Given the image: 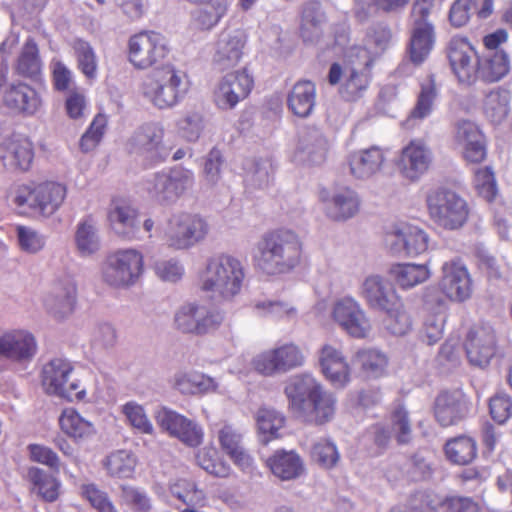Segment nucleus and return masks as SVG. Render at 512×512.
Listing matches in <instances>:
<instances>
[{"label":"nucleus","mask_w":512,"mask_h":512,"mask_svg":"<svg viewBox=\"0 0 512 512\" xmlns=\"http://www.w3.org/2000/svg\"><path fill=\"white\" fill-rule=\"evenodd\" d=\"M37 352V341L27 330H11L0 334V354L13 361H27Z\"/></svg>","instance_id":"29"},{"label":"nucleus","mask_w":512,"mask_h":512,"mask_svg":"<svg viewBox=\"0 0 512 512\" xmlns=\"http://www.w3.org/2000/svg\"><path fill=\"white\" fill-rule=\"evenodd\" d=\"M390 277L401 289H411L431 277L428 264L397 263L389 269Z\"/></svg>","instance_id":"41"},{"label":"nucleus","mask_w":512,"mask_h":512,"mask_svg":"<svg viewBox=\"0 0 512 512\" xmlns=\"http://www.w3.org/2000/svg\"><path fill=\"white\" fill-rule=\"evenodd\" d=\"M247 36L241 29L223 30L215 43L213 64L219 70L235 67L242 59Z\"/></svg>","instance_id":"21"},{"label":"nucleus","mask_w":512,"mask_h":512,"mask_svg":"<svg viewBox=\"0 0 512 512\" xmlns=\"http://www.w3.org/2000/svg\"><path fill=\"white\" fill-rule=\"evenodd\" d=\"M153 271L159 280L172 284L179 282L185 274L183 264L176 258L155 261Z\"/></svg>","instance_id":"63"},{"label":"nucleus","mask_w":512,"mask_h":512,"mask_svg":"<svg viewBox=\"0 0 512 512\" xmlns=\"http://www.w3.org/2000/svg\"><path fill=\"white\" fill-rule=\"evenodd\" d=\"M257 432L260 441L268 443L280 437V430L285 425L284 415L269 407H261L255 414Z\"/></svg>","instance_id":"44"},{"label":"nucleus","mask_w":512,"mask_h":512,"mask_svg":"<svg viewBox=\"0 0 512 512\" xmlns=\"http://www.w3.org/2000/svg\"><path fill=\"white\" fill-rule=\"evenodd\" d=\"M355 361L367 377H381L386 370L388 359L377 349H362L355 354Z\"/></svg>","instance_id":"52"},{"label":"nucleus","mask_w":512,"mask_h":512,"mask_svg":"<svg viewBox=\"0 0 512 512\" xmlns=\"http://www.w3.org/2000/svg\"><path fill=\"white\" fill-rule=\"evenodd\" d=\"M164 127L158 122H148L139 126L127 142L130 154L146 160L159 162L165 160L172 150L164 140Z\"/></svg>","instance_id":"12"},{"label":"nucleus","mask_w":512,"mask_h":512,"mask_svg":"<svg viewBox=\"0 0 512 512\" xmlns=\"http://www.w3.org/2000/svg\"><path fill=\"white\" fill-rule=\"evenodd\" d=\"M72 364L64 359L56 358L42 368L41 384L44 391L51 396L69 401L72 390L77 388V381L70 380Z\"/></svg>","instance_id":"20"},{"label":"nucleus","mask_w":512,"mask_h":512,"mask_svg":"<svg viewBox=\"0 0 512 512\" xmlns=\"http://www.w3.org/2000/svg\"><path fill=\"white\" fill-rule=\"evenodd\" d=\"M324 14L318 2H310L304 6L301 21V35L305 41H313L321 34Z\"/></svg>","instance_id":"54"},{"label":"nucleus","mask_w":512,"mask_h":512,"mask_svg":"<svg viewBox=\"0 0 512 512\" xmlns=\"http://www.w3.org/2000/svg\"><path fill=\"white\" fill-rule=\"evenodd\" d=\"M464 347L471 365L484 368L494 356V336L481 323L469 329Z\"/></svg>","instance_id":"26"},{"label":"nucleus","mask_w":512,"mask_h":512,"mask_svg":"<svg viewBox=\"0 0 512 512\" xmlns=\"http://www.w3.org/2000/svg\"><path fill=\"white\" fill-rule=\"evenodd\" d=\"M2 81L3 100L6 106L26 113L28 115L35 114L42 106L41 95L32 87L24 83L5 85Z\"/></svg>","instance_id":"32"},{"label":"nucleus","mask_w":512,"mask_h":512,"mask_svg":"<svg viewBox=\"0 0 512 512\" xmlns=\"http://www.w3.org/2000/svg\"><path fill=\"white\" fill-rule=\"evenodd\" d=\"M473 185L477 193L485 200L491 202L498 194V186L493 169L490 166L475 170Z\"/></svg>","instance_id":"62"},{"label":"nucleus","mask_w":512,"mask_h":512,"mask_svg":"<svg viewBox=\"0 0 512 512\" xmlns=\"http://www.w3.org/2000/svg\"><path fill=\"white\" fill-rule=\"evenodd\" d=\"M208 233L209 225L200 215L179 212L167 220L163 241L169 249L184 251L202 242Z\"/></svg>","instance_id":"7"},{"label":"nucleus","mask_w":512,"mask_h":512,"mask_svg":"<svg viewBox=\"0 0 512 512\" xmlns=\"http://www.w3.org/2000/svg\"><path fill=\"white\" fill-rule=\"evenodd\" d=\"M329 148L328 139L319 129L308 128L299 136L294 159L306 165H321L327 159Z\"/></svg>","instance_id":"25"},{"label":"nucleus","mask_w":512,"mask_h":512,"mask_svg":"<svg viewBox=\"0 0 512 512\" xmlns=\"http://www.w3.org/2000/svg\"><path fill=\"white\" fill-rule=\"evenodd\" d=\"M28 479L32 484V490L43 500L54 502L60 494L61 482L44 470L31 467L28 470Z\"/></svg>","instance_id":"46"},{"label":"nucleus","mask_w":512,"mask_h":512,"mask_svg":"<svg viewBox=\"0 0 512 512\" xmlns=\"http://www.w3.org/2000/svg\"><path fill=\"white\" fill-rule=\"evenodd\" d=\"M75 245L81 257L93 256L100 250L101 241L97 223L92 217H86L77 224Z\"/></svg>","instance_id":"43"},{"label":"nucleus","mask_w":512,"mask_h":512,"mask_svg":"<svg viewBox=\"0 0 512 512\" xmlns=\"http://www.w3.org/2000/svg\"><path fill=\"white\" fill-rule=\"evenodd\" d=\"M327 216L335 221H345L354 217L360 210L361 200L358 193L341 187L332 192L328 198H322Z\"/></svg>","instance_id":"31"},{"label":"nucleus","mask_w":512,"mask_h":512,"mask_svg":"<svg viewBox=\"0 0 512 512\" xmlns=\"http://www.w3.org/2000/svg\"><path fill=\"white\" fill-rule=\"evenodd\" d=\"M119 410L130 427L142 434H154L155 428L143 405L137 401L130 400L122 404Z\"/></svg>","instance_id":"49"},{"label":"nucleus","mask_w":512,"mask_h":512,"mask_svg":"<svg viewBox=\"0 0 512 512\" xmlns=\"http://www.w3.org/2000/svg\"><path fill=\"white\" fill-rule=\"evenodd\" d=\"M170 492L173 496L188 506H204L206 495L195 483L179 479L170 485Z\"/></svg>","instance_id":"58"},{"label":"nucleus","mask_w":512,"mask_h":512,"mask_svg":"<svg viewBox=\"0 0 512 512\" xmlns=\"http://www.w3.org/2000/svg\"><path fill=\"white\" fill-rule=\"evenodd\" d=\"M77 287L71 276L56 278L44 298L47 312L58 318L71 316L76 306Z\"/></svg>","instance_id":"22"},{"label":"nucleus","mask_w":512,"mask_h":512,"mask_svg":"<svg viewBox=\"0 0 512 512\" xmlns=\"http://www.w3.org/2000/svg\"><path fill=\"white\" fill-rule=\"evenodd\" d=\"M385 243L390 253L395 256L415 257L427 251L429 237L417 226L399 223L387 231Z\"/></svg>","instance_id":"14"},{"label":"nucleus","mask_w":512,"mask_h":512,"mask_svg":"<svg viewBox=\"0 0 512 512\" xmlns=\"http://www.w3.org/2000/svg\"><path fill=\"white\" fill-rule=\"evenodd\" d=\"M169 53L165 37L155 31H142L130 37L128 41V60L139 70L149 69Z\"/></svg>","instance_id":"10"},{"label":"nucleus","mask_w":512,"mask_h":512,"mask_svg":"<svg viewBox=\"0 0 512 512\" xmlns=\"http://www.w3.org/2000/svg\"><path fill=\"white\" fill-rule=\"evenodd\" d=\"M437 97L436 84L433 77L421 84V91L419 93L417 103L410 113L409 120H422L428 117L432 110L434 101Z\"/></svg>","instance_id":"57"},{"label":"nucleus","mask_w":512,"mask_h":512,"mask_svg":"<svg viewBox=\"0 0 512 512\" xmlns=\"http://www.w3.org/2000/svg\"><path fill=\"white\" fill-rule=\"evenodd\" d=\"M432 162L431 148L423 140L414 139L401 149L396 166L404 179L417 182L429 171Z\"/></svg>","instance_id":"17"},{"label":"nucleus","mask_w":512,"mask_h":512,"mask_svg":"<svg viewBox=\"0 0 512 512\" xmlns=\"http://www.w3.org/2000/svg\"><path fill=\"white\" fill-rule=\"evenodd\" d=\"M67 194L66 186L54 182H30L17 186L13 202L18 207H27L35 215L48 218L63 204Z\"/></svg>","instance_id":"5"},{"label":"nucleus","mask_w":512,"mask_h":512,"mask_svg":"<svg viewBox=\"0 0 512 512\" xmlns=\"http://www.w3.org/2000/svg\"><path fill=\"white\" fill-rule=\"evenodd\" d=\"M143 255L136 249H121L107 255L101 266V278L109 286L127 288L143 273Z\"/></svg>","instance_id":"8"},{"label":"nucleus","mask_w":512,"mask_h":512,"mask_svg":"<svg viewBox=\"0 0 512 512\" xmlns=\"http://www.w3.org/2000/svg\"><path fill=\"white\" fill-rule=\"evenodd\" d=\"M197 464L207 473L216 477H228L231 474V467L219 460L215 447L207 446L198 451L196 456Z\"/></svg>","instance_id":"59"},{"label":"nucleus","mask_w":512,"mask_h":512,"mask_svg":"<svg viewBox=\"0 0 512 512\" xmlns=\"http://www.w3.org/2000/svg\"><path fill=\"white\" fill-rule=\"evenodd\" d=\"M189 85L185 72L172 64L152 70L145 75L141 84V95L157 109L176 106L188 92Z\"/></svg>","instance_id":"4"},{"label":"nucleus","mask_w":512,"mask_h":512,"mask_svg":"<svg viewBox=\"0 0 512 512\" xmlns=\"http://www.w3.org/2000/svg\"><path fill=\"white\" fill-rule=\"evenodd\" d=\"M253 258L257 268L266 275L288 274L301 262L302 243L290 230L268 232L256 243Z\"/></svg>","instance_id":"2"},{"label":"nucleus","mask_w":512,"mask_h":512,"mask_svg":"<svg viewBox=\"0 0 512 512\" xmlns=\"http://www.w3.org/2000/svg\"><path fill=\"white\" fill-rule=\"evenodd\" d=\"M173 387L183 395H204L217 392L218 382L196 370H182L174 374L172 379Z\"/></svg>","instance_id":"34"},{"label":"nucleus","mask_w":512,"mask_h":512,"mask_svg":"<svg viewBox=\"0 0 512 512\" xmlns=\"http://www.w3.org/2000/svg\"><path fill=\"white\" fill-rule=\"evenodd\" d=\"M370 71L343 68L338 63L331 65L328 80L331 85L340 83L339 92L347 101H356L369 87Z\"/></svg>","instance_id":"23"},{"label":"nucleus","mask_w":512,"mask_h":512,"mask_svg":"<svg viewBox=\"0 0 512 512\" xmlns=\"http://www.w3.org/2000/svg\"><path fill=\"white\" fill-rule=\"evenodd\" d=\"M41 66L37 44L28 39L17 59L16 72L23 77L33 78L40 74Z\"/></svg>","instance_id":"55"},{"label":"nucleus","mask_w":512,"mask_h":512,"mask_svg":"<svg viewBox=\"0 0 512 512\" xmlns=\"http://www.w3.org/2000/svg\"><path fill=\"white\" fill-rule=\"evenodd\" d=\"M386 155L387 151L376 145L352 152L348 157L350 174L360 180L372 178L384 168Z\"/></svg>","instance_id":"27"},{"label":"nucleus","mask_w":512,"mask_h":512,"mask_svg":"<svg viewBox=\"0 0 512 512\" xmlns=\"http://www.w3.org/2000/svg\"><path fill=\"white\" fill-rule=\"evenodd\" d=\"M284 393L289 409L298 417L315 424H324L333 419L336 398L314 376L301 374L291 377Z\"/></svg>","instance_id":"1"},{"label":"nucleus","mask_w":512,"mask_h":512,"mask_svg":"<svg viewBox=\"0 0 512 512\" xmlns=\"http://www.w3.org/2000/svg\"><path fill=\"white\" fill-rule=\"evenodd\" d=\"M468 413V404L459 392H443L435 402V417L442 426L459 423Z\"/></svg>","instance_id":"35"},{"label":"nucleus","mask_w":512,"mask_h":512,"mask_svg":"<svg viewBox=\"0 0 512 512\" xmlns=\"http://www.w3.org/2000/svg\"><path fill=\"white\" fill-rule=\"evenodd\" d=\"M80 495L98 512H119L108 494L94 483H83Z\"/></svg>","instance_id":"61"},{"label":"nucleus","mask_w":512,"mask_h":512,"mask_svg":"<svg viewBox=\"0 0 512 512\" xmlns=\"http://www.w3.org/2000/svg\"><path fill=\"white\" fill-rule=\"evenodd\" d=\"M313 311L315 317H325L328 312L326 301H318ZM329 315L333 320H363L366 316L362 304L350 295L335 298L329 307Z\"/></svg>","instance_id":"33"},{"label":"nucleus","mask_w":512,"mask_h":512,"mask_svg":"<svg viewBox=\"0 0 512 512\" xmlns=\"http://www.w3.org/2000/svg\"><path fill=\"white\" fill-rule=\"evenodd\" d=\"M478 69V80L487 83L498 82L510 72V55L505 50L487 51L479 57Z\"/></svg>","instance_id":"37"},{"label":"nucleus","mask_w":512,"mask_h":512,"mask_svg":"<svg viewBox=\"0 0 512 512\" xmlns=\"http://www.w3.org/2000/svg\"><path fill=\"white\" fill-rule=\"evenodd\" d=\"M155 419L163 431L190 447H196L203 441L202 427L174 410L162 407L156 412Z\"/></svg>","instance_id":"19"},{"label":"nucleus","mask_w":512,"mask_h":512,"mask_svg":"<svg viewBox=\"0 0 512 512\" xmlns=\"http://www.w3.org/2000/svg\"><path fill=\"white\" fill-rule=\"evenodd\" d=\"M194 184V173L181 166L168 171L156 173L147 182V192L152 199L161 203L175 202Z\"/></svg>","instance_id":"11"},{"label":"nucleus","mask_w":512,"mask_h":512,"mask_svg":"<svg viewBox=\"0 0 512 512\" xmlns=\"http://www.w3.org/2000/svg\"><path fill=\"white\" fill-rule=\"evenodd\" d=\"M360 294L372 309L384 312L389 317H399L404 310L396 289L381 275L367 276L361 284Z\"/></svg>","instance_id":"13"},{"label":"nucleus","mask_w":512,"mask_h":512,"mask_svg":"<svg viewBox=\"0 0 512 512\" xmlns=\"http://www.w3.org/2000/svg\"><path fill=\"white\" fill-rule=\"evenodd\" d=\"M137 465L136 456L129 450H116L103 460L107 474L116 478H129Z\"/></svg>","instance_id":"47"},{"label":"nucleus","mask_w":512,"mask_h":512,"mask_svg":"<svg viewBox=\"0 0 512 512\" xmlns=\"http://www.w3.org/2000/svg\"><path fill=\"white\" fill-rule=\"evenodd\" d=\"M318 361L323 375L334 387L344 388L350 383L352 369L339 347L323 345L318 353Z\"/></svg>","instance_id":"24"},{"label":"nucleus","mask_w":512,"mask_h":512,"mask_svg":"<svg viewBox=\"0 0 512 512\" xmlns=\"http://www.w3.org/2000/svg\"><path fill=\"white\" fill-rule=\"evenodd\" d=\"M454 138L467 162L480 163L485 159V138L475 123L467 120L459 121L455 127Z\"/></svg>","instance_id":"28"},{"label":"nucleus","mask_w":512,"mask_h":512,"mask_svg":"<svg viewBox=\"0 0 512 512\" xmlns=\"http://www.w3.org/2000/svg\"><path fill=\"white\" fill-rule=\"evenodd\" d=\"M0 159L8 168L27 171L34 159L31 141L22 136H12L0 143Z\"/></svg>","instance_id":"30"},{"label":"nucleus","mask_w":512,"mask_h":512,"mask_svg":"<svg viewBox=\"0 0 512 512\" xmlns=\"http://www.w3.org/2000/svg\"><path fill=\"white\" fill-rule=\"evenodd\" d=\"M414 19V27L410 40V58L413 63H422L434 45L433 26L427 19Z\"/></svg>","instance_id":"38"},{"label":"nucleus","mask_w":512,"mask_h":512,"mask_svg":"<svg viewBox=\"0 0 512 512\" xmlns=\"http://www.w3.org/2000/svg\"><path fill=\"white\" fill-rule=\"evenodd\" d=\"M245 278L244 263L236 256L220 253L207 259L199 287L201 291L229 302L241 293Z\"/></svg>","instance_id":"3"},{"label":"nucleus","mask_w":512,"mask_h":512,"mask_svg":"<svg viewBox=\"0 0 512 512\" xmlns=\"http://www.w3.org/2000/svg\"><path fill=\"white\" fill-rule=\"evenodd\" d=\"M509 103V92L504 89L496 88L485 95L483 110L491 121L500 123L508 116Z\"/></svg>","instance_id":"50"},{"label":"nucleus","mask_w":512,"mask_h":512,"mask_svg":"<svg viewBox=\"0 0 512 512\" xmlns=\"http://www.w3.org/2000/svg\"><path fill=\"white\" fill-rule=\"evenodd\" d=\"M426 203L430 218L445 230H458L469 218L467 201L451 189L432 190L427 195Z\"/></svg>","instance_id":"6"},{"label":"nucleus","mask_w":512,"mask_h":512,"mask_svg":"<svg viewBox=\"0 0 512 512\" xmlns=\"http://www.w3.org/2000/svg\"><path fill=\"white\" fill-rule=\"evenodd\" d=\"M472 286V277L461 259H450L442 264L439 289L447 298L463 302L471 297Z\"/></svg>","instance_id":"16"},{"label":"nucleus","mask_w":512,"mask_h":512,"mask_svg":"<svg viewBox=\"0 0 512 512\" xmlns=\"http://www.w3.org/2000/svg\"><path fill=\"white\" fill-rule=\"evenodd\" d=\"M304 362L300 347L288 342L260 351L251 359L250 367L262 376L275 377L302 366Z\"/></svg>","instance_id":"9"},{"label":"nucleus","mask_w":512,"mask_h":512,"mask_svg":"<svg viewBox=\"0 0 512 512\" xmlns=\"http://www.w3.org/2000/svg\"><path fill=\"white\" fill-rule=\"evenodd\" d=\"M447 56L451 69L460 83L469 86L478 80L479 57L467 39L452 38L447 47Z\"/></svg>","instance_id":"15"},{"label":"nucleus","mask_w":512,"mask_h":512,"mask_svg":"<svg viewBox=\"0 0 512 512\" xmlns=\"http://www.w3.org/2000/svg\"><path fill=\"white\" fill-rule=\"evenodd\" d=\"M15 230L17 243L22 252L37 254L45 247L46 238L36 229L30 226L17 225Z\"/></svg>","instance_id":"60"},{"label":"nucleus","mask_w":512,"mask_h":512,"mask_svg":"<svg viewBox=\"0 0 512 512\" xmlns=\"http://www.w3.org/2000/svg\"><path fill=\"white\" fill-rule=\"evenodd\" d=\"M253 88V78L245 71L228 73L215 85L213 101L221 110H231L247 98Z\"/></svg>","instance_id":"18"},{"label":"nucleus","mask_w":512,"mask_h":512,"mask_svg":"<svg viewBox=\"0 0 512 512\" xmlns=\"http://www.w3.org/2000/svg\"><path fill=\"white\" fill-rule=\"evenodd\" d=\"M59 425L64 434L76 441L90 438L96 434L94 423L73 408L62 411Z\"/></svg>","instance_id":"42"},{"label":"nucleus","mask_w":512,"mask_h":512,"mask_svg":"<svg viewBox=\"0 0 512 512\" xmlns=\"http://www.w3.org/2000/svg\"><path fill=\"white\" fill-rule=\"evenodd\" d=\"M251 308L257 317L283 319L299 316L297 308L292 303L280 300H255L252 302Z\"/></svg>","instance_id":"48"},{"label":"nucleus","mask_w":512,"mask_h":512,"mask_svg":"<svg viewBox=\"0 0 512 512\" xmlns=\"http://www.w3.org/2000/svg\"><path fill=\"white\" fill-rule=\"evenodd\" d=\"M121 501L137 512H148L152 502L147 492L139 487L124 485L121 487Z\"/></svg>","instance_id":"64"},{"label":"nucleus","mask_w":512,"mask_h":512,"mask_svg":"<svg viewBox=\"0 0 512 512\" xmlns=\"http://www.w3.org/2000/svg\"><path fill=\"white\" fill-rule=\"evenodd\" d=\"M288 107L298 117L311 115L316 104V87L310 81H298L288 95Z\"/></svg>","instance_id":"40"},{"label":"nucleus","mask_w":512,"mask_h":512,"mask_svg":"<svg viewBox=\"0 0 512 512\" xmlns=\"http://www.w3.org/2000/svg\"><path fill=\"white\" fill-rule=\"evenodd\" d=\"M108 219L117 234L127 238L134 237L137 227V212L127 201L113 200L108 212Z\"/></svg>","instance_id":"39"},{"label":"nucleus","mask_w":512,"mask_h":512,"mask_svg":"<svg viewBox=\"0 0 512 512\" xmlns=\"http://www.w3.org/2000/svg\"><path fill=\"white\" fill-rule=\"evenodd\" d=\"M273 174V164L269 158L256 159L247 170L246 183L256 189H265L273 182Z\"/></svg>","instance_id":"56"},{"label":"nucleus","mask_w":512,"mask_h":512,"mask_svg":"<svg viewBox=\"0 0 512 512\" xmlns=\"http://www.w3.org/2000/svg\"><path fill=\"white\" fill-rule=\"evenodd\" d=\"M445 453L451 462L465 465L476 457L477 445L471 437L460 436L446 443Z\"/></svg>","instance_id":"51"},{"label":"nucleus","mask_w":512,"mask_h":512,"mask_svg":"<svg viewBox=\"0 0 512 512\" xmlns=\"http://www.w3.org/2000/svg\"><path fill=\"white\" fill-rule=\"evenodd\" d=\"M72 48L78 69L87 79L94 80L97 77L98 60L93 47L87 41L76 39Z\"/></svg>","instance_id":"53"},{"label":"nucleus","mask_w":512,"mask_h":512,"mask_svg":"<svg viewBox=\"0 0 512 512\" xmlns=\"http://www.w3.org/2000/svg\"><path fill=\"white\" fill-rule=\"evenodd\" d=\"M266 465L275 477L283 481L299 478L305 472L304 461L294 450L275 451L266 460Z\"/></svg>","instance_id":"36"},{"label":"nucleus","mask_w":512,"mask_h":512,"mask_svg":"<svg viewBox=\"0 0 512 512\" xmlns=\"http://www.w3.org/2000/svg\"><path fill=\"white\" fill-rule=\"evenodd\" d=\"M231 0L204 2V8L195 11L192 17L194 26L202 31L213 29L228 12Z\"/></svg>","instance_id":"45"}]
</instances>
